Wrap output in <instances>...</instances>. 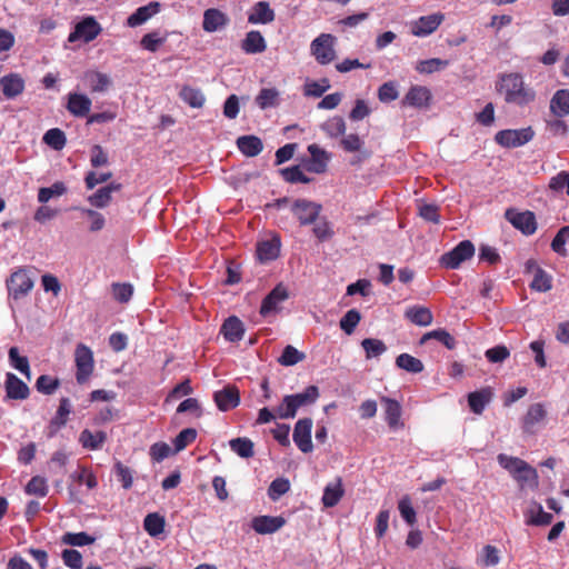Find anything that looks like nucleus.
Masks as SVG:
<instances>
[{
  "instance_id": "obj_1",
  "label": "nucleus",
  "mask_w": 569,
  "mask_h": 569,
  "mask_svg": "<svg viewBox=\"0 0 569 569\" xmlns=\"http://www.w3.org/2000/svg\"><path fill=\"white\" fill-rule=\"evenodd\" d=\"M496 90L503 96L506 103L520 108L529 106L537 98L535 89L527 84L522 74L518 72L500 74L496 82Z\"/></svg>"
},
{
  "instance_id": "obj_2",
  "label": "nucleus",
  "mask_w": 569,
  "mask_h": 569,
  "mask_svg": "<svg viewBox=\"0 0 569 569\" xmlns=\"http://www.w3.org/2000/svg\"><path fill=\"white\" fill-rule=\"evenodd\" d=\"M336 43L337 38L333 34L320 33L311 41L310 52L319 64H329L337 58Z\"/></svg>"
},
{
  "instance_id": "obj_3",
  "label": "nucleus",
  "mask_w": 569,
  "mask_h": 569,
  "mask_svg": "<svg viewBox=\"0 0 569 569\" xmlns=\"http://www.w3.org/2000/svg\"><path fill=\"white\" fill-rule=\"evenodd\" d=\"M535 137V131L531 127L522 129H505L500 130L495 136V141L503 148L521 147Z\"/></svg>"
},
{
  "instance_id": "obj_4",
  "label": "nucleus",
  "mask_w": 569,
  "mask_h": 569,
  "mask_svg": "<svg viewBox=\"0 0 569 569\" xmlns=\"http://www.w3.org/2000/svg\"><path fill=\"white\" fill-rule=\"evenodd\" d=\"M475 254V246L470 240L460 241L453 249L440 257V264L447 269H457Z\"/></svg>"
},
{
  "instance_id": "obj_5",
  "label": "nucleus",
  "mask_w": 569,
  "mask_h": 569,
  "mask_svg": "<svg viewBox=\"0 0 569 569\" xmlns=\"http://www.w3.org/2000/svg\"><path fill=\"white\" fill-rule=\"evenodd\" d=\"M74 360L77 367L76 378L78 383L82 385L93 372V353L89 347L79 343L76 348Z\"/></svg>"
},
{
  "instance_id": "obj_6",
  "label": "nucleus",
  "mask_w": 569,
  "mask_h": 569,
  "mask_svg": "<svg viewBox=\"0 0 569 569\" xmlns=\"http://www.w3.org/2000/svg\"><path fill=\"white\" fill-rule=\"evenodd\" d=\"M9 296L18 300L27 296L33 288V281L26 269H18L7 280Z\"/></svg>"
},
{
  "instance_id": "obj_7",
  "label": "nucleus",
  "mask_w": 569,
  "mask_h": 569,
  "mask_svg": "<svg viewBox=\"0 0 569 569\" xmlns=\"http://www.w3.org/2000/svg\"><path fill=\"white\" fill-rule=\"evenodd\" d=\"M101 32V26L93 17H86L74 26V30L69 34L68 41L74 42L82 40L88 43L94 40Z\"/></svg>"
},
{
  "instance_id": "obj_8",
  "label": "nucleus",
  "mask_w": 569,
  "mask_h": 569,
  "mask_svg": "<svg viewBox=\"0 0 569 569\" xmlns=\"http://www.w3.org/2000/svg\"><path fill=\"white\" fill-rule=\"evenodd\" d=\"M505 218L526 236H531L537 230L536 216L532 211L518 212L515 209H507Z\"/></svg>"
},
{
  "instance_id": "obj_9",
  "label": "nucleus",
  "mask_w": 569,
  "mask_h": 569,
  "mask_svg": "<svg viewBox=\"0 0 569 569\" xmlns=\"http://www.w3.org/2000/svg\"><path fill=\"white\" fill-rule=\"evenodd\" d=\"M213 401L220 411H229L240 405V391L234 385H227L213 392Z\"/></svg>"
},
{
  "instance_id": "obj_10",
  "label": "nucleus",
  "mask_w": 569,
  "mask_h": 569,
  "mask_svg": "<svg viewBox=\"0 0 569 569\" xmlns=\"http://www.w3.org/2000/svg\"><path fill=\"white\" fill-rule=\"evenodd\" d=\"M311 429H312V419L311 418H302L299 419L293 429V441L297 447L303 452L309 453L312 451V441H311Z\"/></svg>"
},
{
  "instance_id": "obj_11",
  "label": "nucleus",
  "mask_w": 569,
  "mask_h": 569,
  "mask_svg": "<svg viewBox=\"0 0 569 569\" xmlns=\"http://www.w3.org/2000/svg\"><path fill=\"white\" fill-rule=\"evenodd\" d=\"M320 211V204L306 199H298L292 204V212L302 226L313 223Z\"/></svg>"
},
{
  "instance_id": "obj_12",
  "label": "nucleus",
  "mask_w": 569,
  "mask_h": 569,
  "mask_svg": "<svg viewBox=\"0 0 569 569\" xmlns=\"http://www.w3.org/2000/svg\"><path fill=\"white\" fill-rule=\"evenodd\" d=\"M289 298L287 287L280 282L278 283L262 300L260 306V315L266 317L272 312L278 311V306Z\"/></svg>"
},
{
  "instance_id": "obj_13",
  "label": "nucleus",
  "mask_w": 569,
  "mask_h": 569,
  "mask_svg": "<svg viewBox=\"0 0 569 569\" xmlns=\"http://www.w3.org/2000/svg\"><path fill=\"white\" fill-rule=\"evenodd\" d=\"M4 390L7 400H26L30 396V388L12 372L6 373Z\"/></svg>"
},
{
  "instance_id": "obj_14",
  "label": "nucleus",
  "mask_w": 569,
  "mask_h": 569,
  "mask_svg": "<svg viewBox=\"0 0 569 569\" xmlns=\"http://www.w3.org/2000/svg\"><path fill=\"white\" fill-rule=\"evenodd\" d=\"M445 16L442 13H432L422 16L411 23V33L416 37H426L436 31L442 23Z\"/></svg>"
},
{
  "instance_id": "obj_15",
  "label": "nucleus",
  "mask_w": 569,
  "mask_h": 569,
  "mask_svg": "<svg viewBox=\"0 0 569 569\" xmlns=\"http://www.w3.org/2000/svg\"><path fill=\"white\" fill-rule=\"evenodd\" d=\"M71 413V403L68 398H61L58 410L48 426V438H53L57 432L67 425L69 415Z\"/></svg>"
},
{
  "instance_id": "obj_16",
  "label": "nucleus",
  "mask_w": 569,
  "mask_h": 569,
  "mask_svg": "<svg viewBox=\"0 0 569 569\" xmlns=\"http://www.w3.org/2000/svg\"><path fill=\"white\" fill-rule=\"evenodd\" d=\"M547 417V410L540 402L529 406L526 415L522 417V430L525 433L536 432V426Z\"/></svg>"
},
{
  "instance_id": "obj_17",
  "label": "nucleus",
  "mask_w": 569,
  "mask_h": 569,
  "mask_svg": "<svg viewBox=\"0 0 569 569\" xmlns=\"http://www.w3.org/2000/svg\"><path fill=\"white\" fill-rule=\"evenodd\" d=\"M286 525V519L281 516H258L252 519V529L260 535L273 533Z\"/></svg>"
},
{
  "instance_id": "obj_18",
  "label": "nucleus",
  "mask_w": 569,
  "mask_h": 569,
  "mask_svg": "<svg viewBox=\"0 0 569 569\" xmlns=\"http://www.w3.org/2000/svg\"><path fill=\"white\" fill-rule=\"evenodd\" d=\"M431 100V92L427 87L412 86L401 101L402 106L426 108Z\"/></svg>"
},
{
  "instance_id": "obj_19",
  "label": "nucleus",
  "mask_w": 569,
  "mask_h": 569,
  "mask_svg": "<svg viewBox=\"0 0 569 569\" xmlns=\"http://www.w3.org/2000/svg\"><path fill=\"white\" fill-rule=\"evenodd\" d=\"M381 402L385 407V419L392 430L403 428L405 423L401 421L402 409L400 403L391 398L382 397Z\"/></svg>"
},
{
  "instance_id": "obj_20",
  "label": "nucleus",
  "mask_w": 569,
  "mask_h": 569,
  "mask_svg": "<svg viewBox=\"0 0 569 569\" xmlns=\"http://www.w3.org/2000/svg\"><path fill=\"white\" fill-rule=\"evenodd\" d=\"M83 81L91 93L106 92L112 84L111 78L96 70H89L83 76Z\"/></svg>"
},
{
  "instance_id": "obj_21",
  "label": "nucleus",
  "mask_w": 569,
  "mask_h": 569,
  "mask_svg": "<svg viewBox=\"0 0 569 569\" xmlns=\"http://www.w3.org/2000/svg\"><path fill=\"white\" fill-rule=\"evenodd\" d=\"M0 86L7 99H14L23 92L26 83L19 73H9L0 79Z\"/></svg>"
},
{
  "instance_id": "obj_22",
  "label": "nucleus",
  "mask_w": 569,
  "mask_h": 569,
  "mask_svg": "<svg viewBox=\"0 0 569 569\" xmlns=\"http://www.w3.org/2000/svg\"><path fill=\"white\" fill-rule=\"evenodd\" d=\"M91 100L82 93H69L67 110L74 117H86L91 109Z\"/></svg>"
},
{
  "instance_id": "obj_23",
  "label": "nucleus",
  "mask_w": 569,
  "mask_h": 569,
  "mask_svg": "<svg viewBox=\"0 0 569 569\" xmlns=\"http://www.w3.org/2000/svg\"><path fill=\"white\" fill-rule=\"evenodd\" d=\"M280 238L273 237L257 244V257L261 262L276 260L280 254Z\"/></svg>"
},
{
  "instance_id": "obj_24",
  "label": "nucleus",
  "mask_w": 569,
  "mask_h": 569,
  "mask_svg": "<svg viewBox=\"0 0 569 569\" xmlns=\"http://www.w3.org/2000/svg\"><path fill=\"white\" fill-rule=\"evenodd\" d=\"M228 23V16L218 9H207L203 13L202 28L207 32H214Z\"/></svg>"
},
{
  "instance_id": "obj_25",
  "label": "nucleus",
  "mask_w": 569,
  "mask_h": 569,
  "mask_svg": "<svg viewBox=\"0 0 569 569\" xmlns=\"http://www.w3.org/2000/svg\"><path fill=\"white\" fill-rule=\"evenodd\" d=\"M241 49L247 54L262 53L267 49V42L260 31L251 30L241 41Z\"/></svg>"
},
{
  "instance_id": "obj_26",
  "label": "nucleus",
  "mask_w": 569,
  "mask_h": 569,
  "mask_svg": "<svg viewBox=\"0 0 569 569\" xmlns=\"http://www.w3.org/2000/svg\"><path fill=\"white\" fill-rule=\"evenodd\" d=\"M161 4L158 1L149 2L147 6L139 7L127 20L129 27H138L144 23L160 11Z\"/></svg>"
},
{
  "instance_id": "obj_27",
  "label": "nucleus",
  "mask_w": 569,
  "mask_h": 569,
  "mask_svg": "<svg viewBox=\"0 0 569 569\" xmlns=\"http://www.w3.org/2000/svg\"><path fill=\"white\" fill-rule=\"evenodd\" d=\"M220 332L224 339L230 342H238L244 335V327L242 321L236 316L229 317L221 326Z\"/></svg>"
},
{
  "instance_id": "obj_28",
  "label": "nucleus",
  "mask_w": 569,
  "mask_h": 569,
  "mask_svg": "<svg viewBox=\"0 0 569 569\" xmlns=\"http://www.w3.org/2000/svg\"><path fill=\"white\" fill-rule=\"evenodd\" d=\"M274 20V11L267 1L257 2L248 16V22L252 24H267Z\"/></svg>"
},
{
  "instance_id": "obj_29",
  "label": "nucleus",
  "mask_w": 569,
  "mask_h": 569,
  "mask_svg": "<svg viewBox=\"0 0 569 569\" xmlns=\"http://www.w3.org/2000/svg\"><path fill=\"white\" fill-rule=\"evenodd\" d=\"M527 525L531 526H548L552 522L553 516L549 512L543 511L542 506L532 501L530 507L525 513Z\"/></svg>"
},
{
  "instance_id": "obj_30",
  "label": "nucleus",
  "mask_w": 569,
  "mask_h": 569,
  "mask_svg": "<svg viewBox=\"0 0 569 569\" xmlns=\"http://www.w3.org/2000/svg\"><path fill=\"white\" fill-rule=\"evenodd\" d=\"M550 111L557 118L569 116V89L557 90L550 100Z\"/></svg>"
},
{
  "instance_id": "obj_31",
  "label": "nucleus",
  "mask_w": 569,
  "mask_h": 569,
  "mask_svg": "<svg viewBox=\"0 0 569 569\" xmlns=\"http://www.w3.org/2000/svg\"><path fill=\"white\" fill-rule=\"evenodd\" d=\"M108 437L104 431L92 432L89 429H83L79 435V443L87 450H99L103 447Z\"/></svg>"
},
{
  "instance_id": "obj_32",
  "label": "nucleus",
  "mask_w": 569,
  "mask_h": 569,
  "mask_svg": "<svg viewBox=\"0 0 569 569\" xmlns=\"http://www.w3.org/2000/svg\"><path fill=\"white\" fill-rule=\"evenodd\" d=\"M491 388H482L468 395V403L473 413L480 415L492 398Z\"/></svg>"
},
{
  "instance_id": "obj_33",
  "label": "nucleus",
  "mask_w": 569,
  "mask_h": 569,
  "mask_svg": "<svg viewBox=\"0 0 569 569\" xmlns=\"http://www.w3.org/2000/svg\"><path fill=\"white\" fill-rule=\"evenodd\" d=\"M345 490L342 487L341 478H337L335 482H330L326 486L322 496V503L327 508H332L339 503L343 497Z\"/></svg>"
},
{
  "instance_id": "obj_34",
  "label": "nucleus",
  "mask_w": 569,
  "mask_h": 569,
  "mask_svg": "<svg viewBox=\"0 0 569 569\" xmlns=\"http://www.w3.org/2000/svg\"><path fill=\"white\" fill-rule=\"evenodd\" d=\"M238 149L247 157L258 156L263 144L260 138L256 136H241L237 139Z\"/></svg>"
},
{
  "instance_id": "obj_35",
  "label": "nucleus",
  "mask_w": 569,
  "mask_h": 569,
  "mask_svg": "<svg viewBox=\"0 0 569 569\" xmlns=\"http://www.w3.org/2000/svg\"><path fill=\"white\" fill-rule=\"evenodd\" d=\"M497 460H498L499 465L503 469L509 471V473L511 476H515L516 473H519V472L526 471V470L531 472L530 465L518 457H512V456H508L505 453H500V455H498Z\"/></svg>"
},
{
  "instance_id": "obj_36",
  "label": "nucleus",
  "mask_w": 569,
  "mask_h": 569,
  "mask_svg": "<svg viewBox=\"0 0 569 569\" xmlns=\"http://www.w3.org/2000/svg\"><path fill=\"white\" fill-rule=\"evenodd\" d=\"M10 366L26 376L27 379L31 378V369L29 360L26 356H20L17 347H11L8 351Z\"/></svg>"
},
{
  "instance_id": "obj_37",
  "label": "nucleus",
  "mask_w": 569,
  "mask_h": 569,
  "mask_svg": "<svg viewBox=\"0 0 569 569\" xmlns=\"http://www.w3.org/2000/svg\"><path fill=\"white\" fill-rule=\"evenodd\" d=\"M164 517L158 512L148 513L143 520V528L151 537H158L164 531Z\"/></svg>"
},
{
  "instance_id": "obj_38",
  "label": "nucleus",
  "mask_w": 569,
  "mask_h": 569,
  "mask_svg": "<svg viewBox=\"0 0 569 569\" xmlns=\"http://www.w3.org/2000/svg\"><path fill=\"white\" fill-rule=\"evenodd\" d=\"M406 317L415 325L427 327L432 323L433 316L426 307H412L406 311Z\"/></svg>"
},
{
  "instance_id": "obj_39",
  "label": "nucleus",
  "mask_w": 569,
  "mask_h": 569,
  "mask_svg": "<svg viewBox=\"0 0 569 569\" xmlns=\"http://www.w3.org/2000/svg\"><path fill=\"white\" fill-rule=\"evenodd\" d=\"M435 339L442 343L447 349L456 348V339L446 329H436L425 333L420 339V345H425L428 340Z\"/></svg>"
},
{
  "instance_id": "obj_40",
  "label": "nucleus",
  "mask_w": 569,
  "mask_h": 569,
  "mask_svg": "<svg viewBox=\"0 0 569 569\" xmlns=\"http://www.w3.org/2000/svg\"><path fill=\"white\" fill-rule=\"evenodd\" d=\"M279 91L276 88H262L254 101L257 106L264 110L268 108H273L279 104Z\"/></svg>"
},
{
  "instance_id": "obj_41",
  "label": "nucleus",
  "mask_w": 569,
  "mask_h": 569,
  "mask_svg": "<svg viewBox=\"0 0 569 569\" xmlns=\"http://www.w3.org/2000/svg\"><path fill=\"white\" fill-rule=\"evenodd\" d=\"M396 366L410 373H420L425 366L422 361L409 353H401L396 358Z\"/></svg>"
},
{
  "instance_id": "obj_42",
  "label": "nucleus",
  "mask_w": 569,
  "mask_h": 569,
  "mask_svg": "<svg viewBox=\"0 0 569 569\" xmlns=\"http://www.w3.org/2000/svg\"><path fill=\"white\" fill-rule=\"evenodd\" d=\"M230 449L241 458H251L254 455V445L249 438H234L229 441Z\"/></svg>"
},
{
  "instance_id": "obj_43",
  "label": "nucleus",
  "mask_w": 569,
  "mask_h": 569,
  "mask_svg": "<svg viewBox=\"0 0 569 569\" xmlns=\"http://www.w3.org/2000/svg\"><path fill=\"white\" fill-rule=\"evenodd\" d=\"M295 400L296 407L299 409L305 406L313 405L319 396V388L315 385L308 386L302 392L290 395Z\"/></svg>"
},
{
  "instance_id": "obj_44",
  "label": "nucleus",
  "mask_w": 569,
  "mask_h": 569,
  "mask_svg": "<svg viewBox=\"0 0 569 569\" xmlns=\"http://www.w3.org/2000/svg\"><path fill=\"white\" fill-rule=\"evenodd\" d=\"M308 152L311 154L313 162V167L309 168V170L317 173L325 172L327 167L326 161L328 160L327 152L316 143H312L308 147Z\"/></svg>"
},
{
  "instance_id": "obj_45",
  "label": "nucleus",
  "mask_w": 569,
  "mask_h": 569,
  "mask_svg": "<svg viewBox=\"0 0 569 569\" xmlns=\"http://www.w3.org/2000/svg\"><path fill=\"white\" fill-rule=\"evenodd\" d=\"M530 288L538 292H547L552 288V277L542 268H536Z\"/></svg>"
},
{
  "instance_id": "obj_46",
  "label": "nucleus",
  "mask_w": 569,
  "mask_h": 569,
  "mask_svg": "<svg viewBox=\"0 0 569 569\" xmlns=\"http://www.w3.org/2000/svg\"><path fill=\"white\" fill-rule=\"evenodd\" d=\"M180 98L192 108H201L206 98L201 90L184 86L180 91Z\"/></svg>"
},
{
  "instance_id": "obj_47",
  "label": "nucleus",
  "mask_w": 569,
  "mask_h": 569,
  "mask_svg": "<svg viewBox=\"0 0 569 569\" xmlns=\"http://www.w3.org/2000/svg\"><path fill=\"white\" fill-rule=\"evenodd\" d=\"M43 142L52 149L62 150L67 143L64 132L59 128L49 129L43 136Z\"/></svg>"
},
{
  "instance_id": "obj_48",
  "label": "nucleus",
  "mask_w": 569,
  "mask_h": 569,
  "mask_svg": "<svg viewBox=\"0 0 569 569\" xmlns=\"http://www.w3.org/2000/svg\"><path fill=\"white\" fill-rule=\"evenodd\" d=\"M305 358L306 355L303 352L299 351L293 346L288 345L287 347H284L278 361L280 365L284 367H291L301 362L302 360H305Z\"/></svg>"
},
{
  "instance_id": "obj_49",
  "label": "nucleus",
  "mask_w": 569,
  "mask_h": 569,
  "mask_svg": "<svg viewBox=\"0 0 569 569\" xmlns=\"http://www.w3.org/2000/svg\"><path fill=\"white\" fill-rule=\"evenodd\" d=\"M62 543L69 546L83 547L91 545L96 541V538L89 536L87 532H66L61 538Z\"/></svg>"
},
{
  "instance_id": "obj_50",
  "label": "nucleus",
  "mask_w": 569,
  "mask_h": 569,
  "mask_svg": "<svg viewBox=\"0 0 569 569\" xmlns=\"http://www.w3.org/2000/svg\"><path fill=\"white\" fill-rule=\"evenodd\" d=\"M26 493L43 498L48 495L49 488L43 477H32L24 488Z\"/></svg>"
},
{
  "instance_id": "obj_51",
  "label": "nucleus",
  "mask_w": 569,
  "mask_h": 569,
  "mask_svg": "<svg viewBox=\"0 0 569 569\" xmlns=\"http://www.w3.org/2000/svg\"><path fill=\"white\" fill-rule=\"evenodd\" d=\"M322 130L331 138L343 136L346 132V122L343 118L336 116L328 119L322 124Z\"/></svg>"
},
{
  "instance_id": "obj_52",
  "label": "nucleus",
  "mask_w": 569,
  "mask_h": 569,
  "mask_svg": "<svg viewBox=\"0 0 569 569\" xmlns=\"http://www.w3.org/2000/svg\"><path fill=\"white\" fill-rule=\"evenodd\" d=\"M67 192L63 182H54L51 187L40 188L38 191V201L41 203L48 202L53 197H60Z\"/></svg>"
},
{
  "instance_id": "obj_53",
  "label": "nucleus",
  "mask_w": 569,
  "mask_h": 569,
  "mask_svg": "<svg viewBox=\"0 0 569 569\" xmlns=\"http://www.w3.org/2000/svg\"><path fill=\"white\" fill-rule=\"evenodd\" d=\"M331 87L328 78H322L318 81L307 82L303 88V93L307 97L320 98Z\"/></svg>"
},
{
  "instance_id": "obj_54",
  "label": "nucleus",
  "mask_w": 569,
  "mask_h": 569,
  "mask_svg": "<svg viewBox=\"0 0 569 569\" xmlns=\"http://www.w3.org/2000/svg\"><path fill=\"white\" fill-rule=\"evenodd\" d=\"M298 408L290 395L283 397L282 402L276 408V415L280 419H291L297 415Z\"/></svg>"
},
{
  "instance_id": "obj_55",
  "label": "nucleus",
  "mask_w": 569,
  "mask_h": 569,
  "mask_svg": "<svg viewBox=\"0 0 569 569\" xmlns=\"http://www.w3.org/2000/svg\"><path fill=\"white\" fill-rule=\"evenodd\" d=\"M281 174L290 183H309L311 178L306 176L299 166H292L281 170Z\"/></svg>"
},
{
  "instance_id": "obj_56",
  "label": "nucleus",
  "mask_w": 569,
  "mask_h": 569,
  "mask_svg": "<svg viewBox=\"0 0 569 569\" xmlns=\"http://www.w3.org/2000/svg\"><path fill=\"white\" fill-rule=\"evenodd\" d=\"M60 386V381L57 378H52L48 375H41L36 381V388L40 393L52 395Z\"/></svg>"
},
{
  "instance_id": "obj_57",
  "label": "nucleus",
  "mask_w": 569,
  "mask_h": 569,
  "mask_svg": "<svg viewBox=\"0 0 569 569\" xmlns=\"http://www.w3.org/2000/svg\"><path fill=\"white\" fill-rule=\"evenodd\" d=\"M289 490V480L286 478H277L270 483L268 488V496L272 501H277L281 496L287 493Z\"/></svg>"
},
{
  "instance_id": "obj_58",
  "label": "nucleus",
  "mask_w": 569,
  "mask_h": 569,
  "mask_svg": "<svg viewBox=\"0 0 569 569\" xmlns=\"http://www.w3.org/2000/svg\"><path fill=\"white\" fill-rule=\"evenodd\" d=\"M568 239H569V226H565L559 229V231L552 239L551 244H550L551 249L556 253H558L562 257L567 256L566 242Z\"/></svg>"
},
{
  "instance_id": "obj_59",
  "label": "nucleus",
  "mask_w": 569,
  "mask_h": 569,
  "mask_svg": "<svg viewBox=\"0 0 569 569\" xmlns=\"http://www.w3.org/2000/svg\"><path fill=\"white\" fill-rule=\"evenodd\" d=\"M361 320V315L356 309H350L346 312V315L340 320V328L347 333L351 335L358 323Z\"/></svg>"
},
{
  "instance_id": "obj_60",
  "label": "nucleus",
  "mask_w": 569,
  "mask_h": 569,
  "mask_svg": "<svg viewBox=\"0 0 569 569\" xmlns=\"http://www.w3.org/2000/svg\"><path fill=\"white\" fill-rule=\"evenodd\" d=\"M361 346L366 351L367 358L379 357L387 350L383 341L373 338L362 340Z\"/></svg>"
},
{
  "instance_id": "obj_61",
  "label": "nucleus",
  "mask_w": 569,
  "mask_h": 569,
  "mask_svg": "<svg viewBox=\"0 0 569 569\" xmlns=\"http://www.w3.org/2000/svg\"><path fill=\"white\" fill-rule=\"evenodd\" d=\"M398 509L403 520L409 525L413 526L417 521L416 511L412 507L411 500L408 496L400 499Z\"/></svg>"
},
{
  "instance_id": "obj_62",
  "label": "nucleus",
  "mask_w": 569,
  "mask_h": 569,
  "mask_svg": "<svg viewBox=\"0 0 569 569\" xmlns=\"http://www.w3.org/2000/svg\"><path fill=\"white\" fill-rule=\"evenodd\" d=\"M197 438V430L187 428L181 430L173 440L176 451L183 450L187 446L192 443Z\"/></svg>"
},
{
  "instance_id": "obj_63",
  "label": "nucleus",
  "mask_w": 569,
  "mask_h": 569,
  "mask_svg": "<svg viewBox=\"0 0 569 569\" xmlns=\"http://www.w3.org/2000/svg\"><path fill=\"white\" fill-rule=\"evenodd\" d=\"M399 96L397 84L392 81L382 83L378 89V99L381 102L388 103L396 100Z\"/></svg>"
},
{
  "instance_id": "obj_64",
  "label": "nucleus",
  "mask_w": 569,
  "mask_h": 569,
  "mask_svg": "<svg viewBox=\"0 0 569 569\" xmlns=\"http://www.w3.org/2000/svg\"><path fill=\"white\" fill-rule=\"evenodd\" d=\"M114 473L119 481H121L123 489H130L132 487L133 477L132 471L129 467L124 466L121 461L114 463Z\"/></svg>"
}]
</instances>
